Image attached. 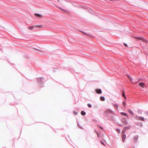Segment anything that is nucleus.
<instances>
[{
    "label": "nucleus",
    "mask_w": 148,
    "mask_h": 148,
    "mask_svg": "<svg viewBox=\"0 0 148 148\" xmlns=\"http://www.w3.org/2000/svg\"><path fill=\"white\" fill-rule=\"evenodd\" d=\"M34 15L38 17L39 18H41L42 17V15L40 14L35 13L34 14Z\"/></svg>",
    "instance_id": "39448f33"
},
{
    "label": "nucleus",
    "mask_w": 148,
    "mask_h": 148,
    "mask_svg": "<svg viewBox=\"0 0 148 148\" xmlns=\"http://www.w3.org/2000/svg\"><path fill=\"white\" fill-rule=\"evenodd\" d=\"M35 27V26H30L28 27V28L30 30H32L33 28Z\"/></svg>",
    "instance_id": "6e6552de"
},
{
    "label": "nucleus",
    "mask_w": 148,
    "mask_h": 148,
    "mask_svg": "<svg viewBox=\"0 0 148 148\" xmlns=\"http://www.w3.org/2000/svg\"><path fill=\"white\" fill-rule=\"evenodd\" d=\"M125 132V131L124 130H123L122 131V133H124Z\"/></svg>",
    "instance_id": "393cba45"
},
{
    "label": "nucleus",
    "mask_w": 148,
    "mask_h": 148,
    "mask_svg": "<svg viewBox=\"0 0 148 148\" xmlns=\"http://www.w3.org/2000/svg\"><path fill=\"white\" fill-rule=\"evenodd\" d=\"M99 127L100 129H103L102 127H101L99 126Z\"/></svg>",
    "instance_id": "bb28decb"
},
{
    "label": "nucleus",
    "mask_w": 148,
    "mask_h": 148,
    "mask_svg": "<svg viewBox=\"0 0 148 148\" xmlns=\"http://www.w3.org/2000/svg\"><path fill=\"white\" fill-rule=\"evenodd\" d=\"M129 79L130 80V81H131L132 80V78H131V77H130V78H129Z\"/></svg>",
    "instance_id": "b1692460"
},
{
    "label": "nucleus",
    "mask_w": 148,
    "mask_h": 148,
    "mask_svg": "<svg viewBox=\"0 0 148 148\" xmlns=\"http://www.w3.org/2000/svg\"><path fill=\"white\" fill-rule=\"evenodd\" d=\"M128 112L130 113L131 114H132V115H134V113H133V112L130 109H128Z\"/></svg>",
    "instance_id": "1a4fd4ad"
},
{
    "label": "nucleus",
    "mask_w": 148,
    "mask_h": 148,
    "mask_svg": "<svg viewBox=\"0 0 148 148\" xmlns=\"http://www.w3.org/2000/svg\"><path fill=\"white\" fill-rule=\"evenodd\" d=\"M134 38H135L137 40H140L142 41L143 42H145V43H146L147 42V40H146V39L143 38L142 37H134Z\"/></svg>",
    "instance_id": "f257e3e1"
},
{
    "label": "nucleus",
    "mask_w": 148,
    "mask_h": 148,
    "mask_svg": "<svg viewBox=\"0 0 148 148\" xmlns=\"http://www.w3.org/2000/svg\"><path fill=\"white\" fill-rule=\"evenodd\" d=\"M122 96L124 97V98L125 99H126V96H125V93H124V91H123V93H122Z\"/></svg>",
    "instance_id": "2eb2a0df"
},
{
    "label": "nucleus",
    "mask_w": 148,
    "mask_h": 148,
    "mask_svg": "<svg viewBox=\"0 0 148 148\" xmlns=\"http://www.w3.org/2000/svg\"><path fill=\"white\" fill-rule=\"evenodd\" d=\"M138 84L140 86L143 88L145 87V84L143 82L140 83Z\"/></svg>",
    "instance_id": "20e7f679"
},
{
    "label": "nucleus",
    "mask_w": 148,
    "mask_h": 148,
    "mask_svg": "<svg viewBox=\"0 0 148 148\" xmlns=\"http://www.w3.org/2000/svg\"><path fill=\"white\" fill-rule=\"evenodd\" d=\"M114 107L115 108H116V109H117L118 108V105H114Z\"/></svg>",
    "instance_id": "a211bd4d"
},
{
    "label": "nucleus",
    "mask_w": 148,
    "mask_h": 148,
    "mask_svg": "<svg viewBox=\"0 0 148 148\" xmlns=\"http://www.w3.org/2000/svg\"><path fill=\"white\" fill-rule=\"evenodd\" d=\"M122 140L123 141H124L126 138V135L125 134H123L122 136Z\"/></svg>",
    "instance_id": "423d86ee"
},
{
    "label": "nucleus",
    "mask_w": 148,
    "mask_h": 148,
    "mask_svg": "<svg viewBox=\"0 0 148 148\" xmlns=\"http://www.w3.org/2000/svg\"><path fill=\"white\" fill-rule=\"evenodd\" d=\"M124 45L125 46V47H127V45L126 44V43H124Z\"/></svg>",
    "instance_id": "aec40b11"
},
{
    "label": "nucleus",
    "mask_w": 148,
    "mask_h": 148,
    "mask_svg": "<svg viewBox=\"0 0 148 148\" xmlns=\"http://www.w3.org/2000/svg\"><path fill=\"white\" fill-rule=\"evenodd\" d=\"M83 33L84 34H85V35H87V34H86V33H85V32H83Z\"/></svg>",
    "instance_id": "a878e982"
},
{
    "label": "nucleus",
    "mask_w": 148,
    "mask_h": 148,
    "mask_svg": "<svg viewBox=\"0 0 148 148\" xmlns=\"http://www.w3.org/2000/svg\"><path fill=\"white\" fill-rule=\"evenodd\" d=\"M138 138V136H136L134 137V141H136L137 140Z\"/></svg>",
    "instance_id": "9d476101"
},
{
    "label": "nucleus",
    "mask_w": 148,
    "mask_h": 148,
    "mask_svg": "<svg viewBox=\"0 0 148 148\" xmlns=\"http://www.w3.org/2000/svg\"><path fill=\"white\" fill-rule=\"evenodd\" d=\"M73 113L75 114H77V112H76V111H73Z\"/></svg>",
    "instance_id": "6ab92c4d"
},
{
    "label": "nucleus",
    "mask_w": 148,
    "mask_h": 148,
    "mask_svg": "<svg viewBox=\"0 0 148 148\" xmlns=\"http://www.w3.org/2000/svg\"><path fill=\"white\" fill-rule=\"evenodd\" d=\"M136 119H138L139 120H141L143 121H145L144 118L143 117H139L137 116L136 117Z\"/></svg>",
    "instance_id": "f03ea898"
},
{
    "label": "nucleus",
    "mask_w": 148,
    "mask_h": 148,
    "mask_svg": "<svg viewBox=\"0 0 148 148\" xmlns=\"http://www.w3.org/2000/svg\"><path fill=\"white\" fill-rule=\"evenodd\" d=\"M35 27H37L39 28H41L42 27V25H35Z\"/></svg>",
    "instance_id": "f8f14e48"
},
{
    "label": "nucleus",
    "mask_w": 148,
    "mask_h": 148,
    "mask_svg": "<svg viewBox=\"0 0 148 148\" xmlns=\"http://www.w3.org/2000/svg\"><path fill=\"white\" fill-rule=\"evenodd\" d=\"M116 131L118 132H120V130L119 129H116Z\"/></svg>",
    "instance_id": "4be33fe9"
},
{
    "label": "nucleus",
    "mask_w": 148,
    "mask_h": 148,
    "mask_svg": "<svg viewBox=\"0 0 148 148\" xmlns=\"http://www.w3.org/2000/svg\"><path fill=\"white\" fill-rule=\"evenodd\" d=\"M60 8V9H61V10H62V8Z\"/></svg>",
    "instance_id": "c85d7f7f"
},
{
    "label": "nucleus",
    "mask_w": 148,
    "mask_h": 148,
    "mask_svg": "<svg viewBox=\"0 0 148 148\" xmlns=\"http://www.w3.org/2000/svg\"><path fill=\"white\" fill-rule=\"evenodd\" d=\"M87 105L89 108L91 107V106L90 104H89V103Z\"/></svg>",
    "instance_id": "dca6fc26"
},
{
    "label": "nucleus",
    "mask_w": 148,
    "mask_h": 148,
    "mask_svg": "<svg viewBox=\"0 0 148 148\" xmlns=\"http://www.w3.org/2000/svg\"><path fill=\"white\" fill-rule=\"evenodd\" d=\"M106 112L107 113V112H109L110 113H112V111H111L110 110V109H108V110H107L106 111Z\"/></svg>",
    "instance_id": "9b49d317"
},
{
    "label": "nucleus",
    "mask_w": 148,
    "mask_h": 148,
    "mask_svg": "<svg viewBox=\"0 0 148 148\" xmlns=\"http://www.w3.org/2000/svg\"><path fill=\"white\" fill-rule=\"evenodd\" d=\"M123 105L124 107H125V106L126 105V103H125V102H123Z\"/></svg>",
    "instance_id": "f3484780"
},
{
    "label": "nucleus",
    "mask_w": 148,
    "mask_h": 148,
    "mask_svg": "<svg viewBox=\"0 0 148 148\" xmlns=\"http://www.w3.org/2000/svg\"><path fill=\"white\" fill-rule=\"evenodd\" d=\"M120 114L121 115H123L127 117H128V115L126 113H125L123 112H121Z\"/></svg>",
    "instance_id": "0eeeda50"
},
{
    "label": "nucleus",
    "mask_w": 148,
    "mask_h": 148,
    "mask_svg": "<svg viewBox=\"0 0 148 148\" xmlns=\"http://www.w3.org/2000/svg\"><path fill=\"white\" fill-rule=\"evenodd\" d=\"M95 132L96 133H97V135L98 136V133L96 131H95Z\"/></svg>",
    "instance_id": "5701e85b"
},
{
    "label": "nucleus",
    "mask_w": 148,
    "mask_h": 148,
    "mask_svg": "<svg viewBox=\"0 0 148 148\" xmlns=\"http://www.w3.org/2000/svg\"><path fill=\"white\" fill-rule=\"evenodd\" d=\"M100 99L101 101H104L105 100V98L103 97H100Z\"/></svg>",
    "instance_id": "ddd939ff"
},
{
    "label": "nucleus",
    "mask_w": 148,
    "mask_h": 148,
    "mask_svg": "<svg viewBox=\"0 0 148 148\" xmlns=\"http://www.w3.org/2000/svg\"><path fill=\"white\" fill-rule=\"evenodd\" d=\"M96 92L98 94H101L102 93V91L100 89H96L95 90Z\"/></svg>",
    "instance_id": "7ed1b4c3"
},
{
    "label": "nucleus",
    "mask_w": 148,
    "mask_h": 148,
    "mask_svg": "<svg viewBox=\"0 0 148 148\" xmlns=\"http://www.w3.org/2000/svg\"><path fill=\"white\" fill-rule=\"evenodd\" d=\"M127 76L129 78L130 77L129 75H127Z\"/></svg>",
    "instance_id": "cd10ccee"
},
{
    "label": "nucleus",
    "mask_w": 148,
    "mask_h": 148,
    "mask_svg": "<svg viewBox=\"0 0 148 148\" xmlns=\"http://www.w3.org/2000/svg\"><path fill=\"white\" fill-rule=\"evenodd\" d=\"M81 114L82 115H85L86 114V112L83 111H82L81 112Z\"/></svg>",
    "instance_id": "4468645a"
},
{
    "label": "nucleus",
    "mask_w": 148,
    "mask_h": 148,
    "mask_svg": "<svg viewBox=\"0 0 148 148\" xmlns=\"http://www.w3.org/2000/svg\"><path fill=\"white\" fill-rule=\"evenodd\" d=\"M101 143L102 144L104 145H105V144L104 143H103V142H101Z\"/></svg>",
    "instance_id": "412c9836"
}]
</instances>
